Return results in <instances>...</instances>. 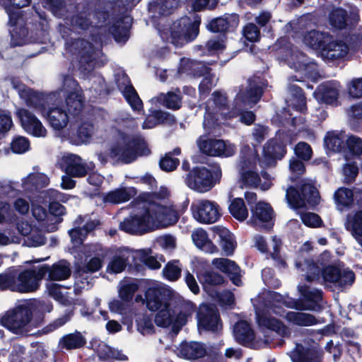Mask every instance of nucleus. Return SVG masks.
I'll use <instances>...</instances> for the list:
<instances>
[{"instance_id": "f8f14e48", "label": "nucleus", "mask_w": 362, "mask_h": 362, "mask_svg": "<svg viewBox=\"0 0 362 362\" xmlns=\"http://www.w3.org/2000/svg\"><path fill=\"white\" fill-rule=\"evenodd\" d=\"M173 293V290L163 283L159 281L149 283L145 293L146 307L153 312L161 308L169 307Z\"/></svg>"}, {"instance_id": "aec40b11", "label": "nucleus", "mask_w": 362, "mask_h": 362, "mask_svg": "<svg viewBox=\"0 0 362 362\" xmlns=\"http://www.w3.org/2000/svg\"><path fill=\"white\" fill-rule=\"evenodd\" d=\"M362 45V39L357 37L356 43L350 47L342 42L332 41L331 39L322 47L320 53L325 60H335L344 57L349 50H356Z\"/></svg>"}, {"instance_id": "ddd939ff", "label": "nucleus", "mask_w": 362, "mask_h": 362, "mask_svg": "<svg viewBox=\"0 0 362 362\" xmlns=\"http://www.w3.org/2000/svg\"><path fill=\"white\" fill-rule=\"evenodd\" d=\"M262 94V88L259 86L257 82L253 81L250 82L249 88L246 90L245 93H238L237 98L235 99V106L240 105V103L245 104L248 105H255L261 98ZM240 110L235 107V110H233L230 115L229 117H235L239 113ZM240 121L247 124H251L255 119V114L251 111H247L243 112H240Z\"/></svg>"}, {"instance_id": "4c0bfd02", "label": "nucleus", "mask_w": 362, "mask_h": 362, "mask_svg": "<svg viewBox=\"0 0 362 362\" xmlns=\"http://www.w3.org/2000/svg\"><path fill=\"white\" fill-rule=\"evenodd\" d=\"M286 153L285 146L276 141H269L264 147L265 165H270L276 159H281Z\"/></svg>"}, {"instance_id": "a18cd8bd", "label": "nucleus", "mask_w": 362, "mask_h": 362, "mask_svg": "<svg viewBox=\"0 0 362 362\" xmlns=\"http://www.w3.org/2000/svg\"><path fill=\"white\" fill-rule=\"evenodd\" d=\"M48 294L56 300L64 305H69L73 302L72 298L69 296L68 289L65 287L54 284L49 283L47 286Z\"/></svg>"}, {"instance_id": "6ab92c4d", "label": "nucleus", "mask_w": 362, "mask_h": 362, "mask_svg": "<svg viewBox=\"0 0 362 362\" xmlns=\"http://www.w3.org/2000/svg\"><path fill=\"white\" fill-rule=\"evenodd\" d=\"M22 128L28 134L35 137H45L47 130L42 122L31 112L25 108H18L16 112Z\"/></svg>"}, {"instance_id": "cd10ccee", "label": "nucleus", "mask_w": 362, "mask_h": 362, "mask_svg": "<svg viewBox=\"0 0 362 362\" xmlns=\"http://www.w3.org/2000/svg\"><path fill=\"white\" fill-rule=\"evenodd\" d=\"M207 354L206 345L197 341L182 343L177 349V356L189 360L202 358Z\"/></svg>"}, {"instance_id": "7c9ffc66", "label": "nucleus", "mask_w": 362, "mask_h": 362, "mask_svg": "<svg viewBox=\"0 0 362 362\" xmlns=\"http://www.w3.org/2000/svg\"><path fill=\"white\" fill-rule=\"evenodd\" d=\"M322 351L315 349L305 348L300 344H296L291 352L293 362H320Z\"/></svg>"}, {"instance_id": "4be33fe9", "label": "nucleus", "mask_w": 362, "mask_h": 362, "mask_svg": "<svg viewBox=\"0 0 362 362\" xmlns=\"http://www.w3.org/2000/svg\"><path fill=\"white\" fill-rule=\"evenodd\" d=\"M213 103L216 106L215 112L209 111V105H207L206 112L204 115V127L206 130H211L216 124L221 122L218 115H220L223 119L227 117L225 110V105L226 103V98L224 95L216 92L213 94Z\"/></svg>"}, {"instance_id": "13d9d810", "label": "nucleus", "mask_w": 362, "mask_h": 362, "mask_svg": "<svg viewBox=\"0 0 362 362\" xmlns=\"http://www.w3.org/2000/svg\"><path fill=\"white\" fill-rule=\"evenodd\" d=\"M290 91L292 96L288 103L297 110L303 112L305 109V99L302 90L296 86H291Z\"/></svg>"}, {"instance_id": "58836bf2", "label": "nucleus", "mask_w": 362, "mask_h": 362, "mask_svg": "<svg viewBox=\"0 0 362 362\" xmlns=\"http://www.w3.org/2000/svg\"><path fill=\"white\" fill-rule=\"evenodd\" d=\"M175 118L170 113L163 111L154 110L146 117L142 124L144 129L154 128L159 124H173Z\"/></svg>"}, {"instance_id": "7ed1b4c3", "label": "nucleus", "mask_w": 362, "mask_h": 362, "mask_svg": "<svg viewBox=\"0 0 362 362\" xmlns=\"http://www.w3.org/2000/svg\"><path fill=\"white\" fill-rule=\"evenodd\" d=\"M169 197L168 189L163 187L143 194L138 207L120 223L119 228L130 234L142 235L174 226L179 220V214Z\"/></svg>"}, {"instance_id": "473e14b6", "label": "nucleus", "mask_w": 362, "mask_h": 362, "mask_svg": "<svg viewBox=\"0 0 362 362\" xmlns=\"http://www.w3.org/2000/svg\"><path fill=\"white\" fill-rule=\"evenodd\" d=\"M213 231L218 236L219 244L225 255H233L236 247V242L233 235L227 228L222 226L214 227Z\"/></svg>"}, {"instance_id": "423d86ee", "label": "nucleus", "mask_w": 362, "mask_h": 362, "mask_svg": "<svg viewBox=\"0 0 362 362\" xmlns=\"http://www.w3.org/2000/svg\"><path fill=\"white\" fill-rule=\"evenodd\" d=\"M195 310V305L190 301L178 298L177 304L173 310L169 307L158 309L155 322L159 327H170L172 332L177 334L186 325L189 317Z\"/></svg>"}, {"instance_id": "ea45409f", "label": "nucleus", "mask_w": 362, "mask_h": 362, "mask_svg": "<svg viewBox=\"0 0 362 362\" xmlns=\"http://www.w3.org/2000/svg\"><path fill=\"white\" fill-rule=\"evenodd\" d=\"M238 23V17L232 14L211 21L208 25V28L214 33L225 32L230 28H236Z\"/></svg>"}, {"instance_id": "f3484780", "label": "nucleus", "mask_w": 362, "mask_h": 362, "mask_svg": "<svg viewBox=\"0 0 362 362\" xmlns=\"http://www.w3.org/2000/svg\"><path fill=\"white\" fill-rule=\"evenodd\" d=\"M299 24L305 30L302 31L303 43L313 49L320 51L325 44L331 39L328 33L317 30L315 24L307 23L305 18H300Z\"/></svg>"}, {"instance_id": "2eb2a0df", "label": "nucleus", "mask_w": 362, "mask_h": 362, "mask_svg": "<svg viewBox=\"0 0 362 362\" xmlns=\"http://www.w3.org/2000/svg\"><path fill=\"white\" fill-rule=\"evenodd\" d=\"M322 277L326 286L337 288L351 285L355 279L354 272L340 264L325 267L322 271Z\"/></svg>"}, {"instance_id": "c756f323", "label": "nucleus", "mask_w": 362, "mask_h": 362, "mask_svg": "<svg viewBox=\"0 0 362 362\" xmlns=\"http://www.w3.org/2000/svg\"><path fill=\"white\" fill-rule=\"evenodd\" d=\"M212 265L221 272L230 276L233 284L236 286L241 284L239 278L240 268L234 261L226 258H215L212 261Z\"/></svg>"}, {"instance_id": "9d476101", "label": "nucleus", "mask_w": 362, "mask_h": 362, "mask_svg": "<svg viewBox=\"0 0 362 362\" xmlns=\"http://www.w3.org/2000/svg\"><path fill=\"white\" fill-rule=\"evenodd\" d=\"M288 204L294 209L305 207L307 204L315 206L320 202V195L311 180H303L300 192L293 187L286 191Z\"/></svg>"}, {"instance_id": "3c124183", "label": "nucleus", "mask_w": 362, "mask_h": 362, "mask_svg": "<svg viewBox=\"0 0 362 362\" xmlns=\"http://www.w3.org/2000/svg\"><path fill=\"white\" fill-rule=\"evenodd\" d=\"M129 18H124L110 28V31L118 42H124L129 37Z\"/></svg>"}, {"instance_id": "39448f33", "label": "nucleus", "mask_w": 362, "mask_h": 362, "mask_svg": "<svg viewBox=\"0 0 362 362\" xmlns=\"http://www.w3.org/2000/svg\"><path fill=\"white\" fill-rule=\"evenodd\" d=\"M150 150L141 139L119 131L108 149L110 158L125 163L136 160L138 156L148 155Z\"/></svg>"}, {"instance_id": "412c9836", "label": "nucleus", "mask_w": 362, "mask_h": 362, "mask_svg": "<svg viewBox=\"0 0 362 362\" xmlns=\"http://www.w3.org/2000/svg\"><path fill=\"white\" fill-rule=\"evenodd\" d=\"M83 252L86 254L94 255V256L90 258L86 263L78 267L79 274L81 273L82 274L98 271L103 266L104 258L109 253L107 249L103 248L99 245L85 246Z\"/></svg>"}, {"instance_id": "6e6d98bb", "label": "nucleus", "mask_w": 362, "mask_h": 362, "mask_svg": "<svg viewBox=\"0 0 362 362\" xmlns=\"http://www.w3.org/2000/svg\"><path fill=\"white\" fill-rule=\"evenodd\" d=\"M296 267L301 271L308 281H312L319 279L320 269L318 267L310 260H305L303 262H296Z\"/></svg>"}, {"instance_id": "f03ea898", "label": "nucleus", "mask_w": 362, "mask_h": 362, "mask_svg": "<svg viewBox=\"0 0 362 362\" xmlns=\"http://www.w3.org/2000/svg\"><path fill=\"white\" fill-rule=\"evenodd\" d=\"M13 88L18 92L20 97L26 104L36 109L46 117L50 127L54 131H62L69 124V115L64 110L62 103L65 99V105L70 113L77 114L84 105L82 90L77 81L71 76H65L58 90L45 95L25 87L16 78L11 79Z\"/></svg>"}, {"instance_id": "4d7b16f0", "label": "nucleus", "mask_w": 362, "mask_h": 362, "mask_svg": "<svg viewBox=\"0 0 362 362\" xmlns=\"http://www.w3.org/2000/svg\"><path fill=\"white\" fill-rule=\"evenodd\" d=\"M85 343L84 338L78 332L67 334L59 341L61 346L66 349H78L83 346Z\"/></svg>"}, {"instance_id": "f257e3e1", "label": "nucleus", "mask_w": 362, "mask_h": 362, "mask_svg": "<svg viewBox=\"0 0 362 362\" xmlns=\"http://www.w3.org/2000/svg\"><path fill=\"white\" fill-rule=\"evenodd\" d=\"M298 290L305 302L283 296L273 291L263 294V302L256 303L255 300L253 303L255 307L257 322L261 331L255 334L246 321H240L236 323L233 330L236 340L246 346L259 347L267 344L272 340L270 335L272 331L283 337H290L291 329L280 320L272 317L270 313L283 315L281 305L299 310H317L318 302L322 298V293L318 289L308 286H298Z\"/></svg>"}, {"instance_id": "0eeeda50", "label": "nucleus", "mask_w": 362, "mask_h": 362, "mask_svg": "<svg viewBox=\"0 0 362 362\" xmlns=\"http://www.w3.org/2000/svg\"><path fill=\"white\" fill-rule=\"evenodd\" d=\"M33 313L30 303L24 301L0 317V324L18 334L30 331Z\"/></svg>"}, {"instance_id": "4468645a", "label": "nucleus", "mask_w": 362, "mask_h": 362, "mask_svg": "<svg viewBox=\"0 0 362 362\" xmlns=\"http://www.w3.org/2000/svg\"><path fill=\"white\" fill-rule=\"evenodd\" d=\"M47 271V267L41 266L20 272L15 278V285L12 286V291L29 293L36 291Z\"/></svg>"}, {"instance_id": "e2e57ef3", "label": "nucleus", "mask_w": 362, "mask_h": 362, "mask_svg": "<svg viewBox=\"0 0 362 362\" xmlns=\"http://www.w3.org/2000/svg\"><path fill=\"white\" fill-rule=\"evenodd\" d=\"M286 60L288 61L292 68L296 70L303 69L307 64L305 57L297 50L295 52L292 51L289 57L286 58Z\"/></svg>"}, {"instance_id": "864d4df0", "label": "nucleus", "mask_w": 362, "mask_h": 362, "mask_svg": "<svg viewBox=\"0 0 362 362\" xmlns=\"http://www.w3.org/2000/svg\"><path fill=\"white\" fill-rule=\"evenodd\" d=\"M97 223L94 221L87 223L83 228H74L69 230V235L73 244L75 246L80 245L87 234L93 230Z\"/></svg>"}, {"instance_id": "603ef678", "label": "nucleus", "mask_w": 362, "mask_h": 362, "mask_svg": "<svg viewBox=\"0 0 362 362\" xmlns=\"http://www.w3.org/2000/svg\"><path fill=\"white\" fill-rule=\"evenodd\" d=\"M228 210L230 214L240 221H245L248 216V210L244 201L240 198L233 199L228 206Z\"/></svg>"}, {"instance_id": "dca6fc26", "label": "nucleus", "mask_w": 362, "mask_h": 362, "mask_svg": "<svg viewBox=\"0 0 362 362\" xmlns=\"http://www.w3.org/2000/svg\"><path fill=\"white\" fill-rule=\"evenodd\" d=\"M197 143L202 153L211 156L229 157L236 151L233 144L221 139H208L205 136H200Z\"/></svg>"}, {"instance_id": "338daca9", "label": "nucleus", "mask_w": 362, "mask_h": 362, "mask_svg": "<svg viewBox=\"0 0 362 362\" xmlns=\"http://www.w3.org/2000/svg\"><path fill=\"white\" fill-rule=\"evenodd\" d=\"M204 285V289L208 291V286L218 285L223 281L221 275L214 272H206L202 277Z\"/></svg>"}, {"instance_id": "680f3d73", "label": "nucleus", "mask_w": 362, "mask_h": 362, "mask_svg": "<svg viewBox=\"0 0 362 362\" xmlns=\"http://www.w3.org/2000/svg\"><path fill=\"white\" fill-rule=\"evenodd\" d=\"M360 156L362 154V139L349 136L346 139V153Z\"/></svg>"}, {"instance_id": "72a5a7b5", "label": "nucleus", "mask_w": 362, "mask_h": 362, "mask_svg": "<svg viewBox=\"0 0 362 362\" xmlns=\"http://www.w3.org/2000/svg\"><path fill=\"white\" fill-rule=\"evenodd\" d=\"M49 177L41 173H30L22 179V187L25 192H32L47 186Z\"/></svg>"}, {"instance_id": "0e129e2a", "label": "nucleus", "mask_w": 362, "mask_h": 362, "mask_svg": "<svg viewBox=\"0 0 362 362\" xmlns=\"http://www.w3.org/2000/svg\"><path fill=\"white\" fill-rule=\"evenodd\" d=\"M137 329L142 334H147L153 332L154 325L152 320L146 315H139L136 318Z\"/></svg>"}, {"instance_id": "bb28decb", "label": "nucleus", "mask_w": 362, "mask_h": 362, "mask_svg": "<svg viewBox=\"0 0 362 362\" xmlns=\"http://www.w3.org/2000/svg\"><path fill=\"white\" fill-rule=\"evenodd\" d=\"M358 21L357 13H353L349 17L345 10L336 8L332 11L329 16V25L336 30H343L351 28Z\"/></svg>"}, {"instance_id": "e433bc0d", "label": "nucleus", "mask_w": 362, "mask_h": 362, "mask_svg": "<svg viewBox=\"0 0 362 362\" xmlns=\"http://www.w3.org/2000/svg\"><path fill=\"white\" fill-rule=\"evenodd\" d=\"M345 227L362 247V210L349 215Z\"/></svg>"}, {"instance_id": "393cba45", "label": "nucleus", "mask_w": 362, "mask_h": 362, "mask_svg": "<svg viewBox=\"0 0 362 362\" xmlns=\"http://www.w3.org/2000/svg\"><path fill=\"white\" fill-rule=\"evenodd\" d=\"M193 68V69H197L200 73V76H204V79L199 85V90L202 93L207 92L212 86L216 85V78L214 76L210 74L209 69L202 64L195 63L189 59H182L181 60V71H187V68Z\"/></svg>"}, {"instance_id": "a19ab883", "label": "nucleus", "mask_w": 362, "mask_h": 362, "mask_svg": "<svg viewBox=\"0 0 362 362\" xmlns=\"http://www.w3.org/2000/svg\"><path fill=\"white\" fill-rule=\"evenodd\" d=\"M252 221L255 224L263 223H269L273 218V210L270 205L264 202H259L252 209Z\"/></svg>"}, {"instance_id": "a878e982", "label": "nucleus", "mask_w": 362, "mask_h": 362, "mask_svg": "<svg viewBox=\"0 0 362 362\" xmlns=\"http://www.w3.org/2000/svg\"><path fill=\"white\" fill-rule=\"evenodd\" d=\"M119 89L122 93L127 103L134 110H139L142 108L143 105L134 87L131 85L127 76L122 74L117 81Z\"/></svg>"}, {"instance_id": "09e8293b", "label": "nucleus", "mask_w": 362, "mask_h": 362, "mask_svg": "<svg viewBox=\"0 0 362 362\" xmlns=\"http://www.w3.org/2000/svg\"><path fill=\"white\" fill-rule=\"evenodd\" d=\"M334 200L338 209L343 210L350 207L354 202V193L346 187L338 189L334 193Z\"/></svg>"}, {"instance_id": "c85d7f7f", "label": "nucleus", "mask_w": 362, "mask_h": 362, "mask_svg": "<svg viewBox=\"0 0 362 362\" xmlns=\"http://www.w3.org/2000/svg\"><path fill=\"white\" fill-rule=\"evenodd\" d=\"M102 133L93 124L85 122L81 123L77 129L74 141L76 144H88L95 139L102 137ZM68 139H71L69 135Z\"/></svg>"}, {"instance_id": "a211bd4d", "label": "nucleus", "mask_w": 362, "mask_h": 362, "mask_svg": "<svg viewBox=\"0 0 362 362\" xmlns=\"http://www.w3.org/2000/svg\"><path fill=\"white\" fill-rule=\"evenodd\" d=\"M193 217L202 223H212L221 216L218 205L209 200H199L191 207Z\"/></svg>"}, {"instance_id": "bf43d9fd", "label": "nucleus", "mask_w": 362, "mask_h": 362, "mask_svg": "<svg viewBox=\"0 0 362 362\" xmlns=\"http://www.w3.org/2000/svg\"><path fill=\"white\" fill-rule=\"evenodd\" d=\"M157 100L170 109L176 110L179 109L181 106L180 91L178 93L169 92L166 95L161 94Z\"/></svg>"}, {"instance_id": "9b49d317", "label": "nucleus", "mask_w": 362, "mask_h": 362, "mask_svg": "<svg viewBox=\"0 0 362 362\" xmlns=\"http://www.w3.org/2000/svg\"><path fill=\"white\" fill-rule=\"evenodd\" d=\"M69 52L78 62L79 69L86 74L92 71L96 64V59L100 51L93 48V45L84 40H76L69 47Z\"/></svg>"}, {"instance_id": "de8ad7c7", "label": "nucleus", "mask_w": 362, "mask_h": 362, "mask_svg": "<svg viewBox=\"0 0 362 362\" xmlns=\"http://www.w3.org/2000/svg\"><path fill=\"white\" fill-rule=\"evenodd\" d=\"M150 250L143 249L134 250L132 253V261L135 264H139V262H144L150 269H159L161 266L160 262L150 255Z\"/></svg>"}, {"instance_id": "20e7f679", "label": "nucleus", "mask_w": 362, "mask_h": 362, "mask_svg": "<svg viewBox=\"0 0 362 362\" xmlns=\"http://www.w3.org/2000/svg\"><path fill=\"white\" fill-rule=\"evenodd\" d=\"M240 175V182L243 186L259 187L262 190H267L272 186L270 176L266 173H262L259 177L257 172V151L249 146L242 147L240 155V160L238 165Z\"/></svg>"}, {"instance_id": "2f4dec72", "label": "nucleus", "mask_w": 362, "mask_h": 362, "mask_svg": "<svg viewBox=\"0 0 362 362\" xmlns=\"http://www.w3.org/2000/svg\"><path fill=\"white\" fill-rule=\"evenodd\" d=\"M134 250L124 249L117 252L107 266V272L111 274H119L127 267L129 258L132 259Z\"/></svg>"}, {"instance_id": "5fc2aeb1", "label": "nucleus", "mask_w": 362, "mask_h": 362, "mask_svg": "<svg viewBox=\"0 0 362 362\" xmlns=\"http://www.w3.org/2000/svg\"><path fill=\"white\" fill-rule=\"evenodd\" d=\"M98 355L103 360L114 358L119 361H126L127 356L122 351L113 349L107 344H103L98 346Z\"/></svg>"}, {"instance_id": "69168bd1", "label": "nucleus", "mask_w": 362, "mask_h": 362, "mask_svg": "<svg viewBox=\"0 0 362 362\" xmlns=\"http://www.w3.org/2000/svg\"><path fill=\"white\" fill-rule=\"evenodd\" d=\"M11 148L13 153H24L28 151L30 142L26 137L18 136L15 137L11 141Z\"/></svg>"}, {"instance_id": "f704fd0d", "label": "nucleus", "mask_w": 362, "mask_h": 362, "mask_svg": "<svg viewBox=\"0 0 362 362\" xmlns=\"http://www.w3.org/2000/svg\"><path fill=\"white\" fill-rule=\"evenodd\" d=\"M284 316L288 323L299 327L313 326L318 322L314 315L307 313L288 311Z\"/></svg>"}, {"instance_id": "c9c22d12", "label": "nucleus", "mask_w": 362, "mask_h": 362, "mask_svg": "<svg viewBox=\"0 0 362 362\" xmlns=\"http://www.w3.org/2000/svg\"><path fill=\"white\" fill-rule=\"evenodd\" d=\"M136 194L134 187H119L107 193L103 200L111 204H121L129 201Z\"/></svg>"}, {"instance_id": "c03bdc74", "label": "nucleus", "mask_w": 362, "mask_h": 362, "mask_svg": "<svg viewBox=\"0 0 362 362\" xmlns=\"http://www.w3.org/2000/svg\"><path fill=\"white\" fill-rule=\"evenodd\" d=\"M345 136L343 134H339L337 132H329L325 139V144L326 147L330 151L334 152H343L346 159H347V155H346V146L344 145Z\"/></svg>"}, {"instance_id": "37998d69", "label": "nucleus", "mask_w": 362, "mask_h": 362, "mask_svg": "<svg viewBox=\"0 0 362 362\" xmlns=\"http://www.w3.org/2000/svg\"><path fill=\"white\" fill-rule=\"evenodd\" d=\"M48 268L49 279L53 281H61L68 279L71 275V267L69 263L66 260H60L54 264L52 266L49 267L45 265Z\"/></svg>"}, {"instance_id": "774afa93", "label": "nucleus", "mask_w": 362, "mask_h": 362, "mask_svg": "<svg viewBox=\"0 0 362 362\" xmlns=\"http://www.w3.org/2000/svg\"><path fill=\"white\" fill-rule=\"evenodd\" d=\"M348 93L353 98L362 97V78H354L348 83Z\"/></svg>"}, {"instance_id": "b1692460", "label": "nucleus", "mask_w": 362, "mask_h": 362, "mask_svg": "<svg viewBox=\"0 0 362 362\" xmlns=\"http://www.w3.org/2000/svg\"><path fill=\"white\" fill-rule=\"evenodd\" d=\"M340 91L339 83L330 81L321 84L315 91L314 95L319 102L337 105L339 103Z\"/></svg>"}, {"instance_id": "49530a36", "label": "nucleus", "mask_w": 362, "mask_h": 362, "mask_svg": "<svg viewBox=\"0 0 362 362\" xmlns=\"http://www.w3.org/2000/svg\"><path fill=\"white\" fill-rule=\"evenodd\" d=\"M70 162L66 166V173L74 177L84 176L88 170L93 168V164L86 166L81 158L76 155H71L69 158Z\"/></svg>"}, {"instance_id": "5701e85b", "label": "nucleus", "mask_w": 362, "mask_h": 362, "mask_svg": "<svg viewBox=\"0 0 362 362\" xmlns=\"http://www.w3.org/2000/svg\"><path fill=\"white\" fill-rule=\"evenodd\" d=\"M197 321L199 329L214 332L221 327L217 310L206 304L200 305L197 313Z\"/></svg>"}, {"instance_id": "79ce46f5", "label": "nucleus", "mask_w": 362, "mask_h": 362, "mask_svg": "<svg viewBox=\"0 0 362 362\" xmlns=\"http://www.w3.org/2000/svg\"><path fill=\"white\" fill-rule=\"evenodd\" d=\"M194 244L202 251L213 254L218 250L216 246L209 240L206 232L201 228L194 230L192 233Z\"/></svg>"}, {"instance_id": "1a4fd4ad", "label": "nucleus", "mask_w": 362, "mask_h": 362, "mask_svg": "<svg viewBox=\"0 0 362 362\" xmlns=\"http://www.w3.org/2000/svg\"><path fill=\"white\" fill-rule=\"evenodd\" d=\"M222 173L218 165L211 166L209 170L204 167L194 168L187 175L185 182L192 189L199 192L210 190L221 180Z\"/></svg>"}, {"instance_id": "052dcab7", "label": "nucleus", "mask_w": 362, "mask_h": 362, "mask_svg": "<svg viewBox=\"0 0 362 362\" xmlns=\"http://www.w3.org/2000/svg\"><path fill=\"white\" fill-rule=\"evenodd\" d=\"M182 268L178 261L168 262L163 269V276L171 281L177 280L181 274Z\"/></svg>"}, {"instance_id": "8fccbe9b", "label": "nucleus", "mask_w": 362, "mask_h": 362, "mask_svg": "<svg viewBox=\"0 0 362 362\" xmlns=\"http://www.w3.org/2000/svg\"><path fill=\"white\" fill-rule=\"evenodd\" d=\"M138 288V284L134 281H122L118 286L119 297L124 302L129 303L132 301L133 296Z\"/></svg>"}, {"instance_id": "6e6552de", "label": "nucleus", "mask_w": 362, "mask_h": 362, "mask_svg": "<svg viewBox=\"0 0 362 362\" xmlns=\"http://www.w3.org/2000/svg\"><path fill=\"white\" fill-rule=\"evenodd\" d=\"M200 23L201 18L196 14L181 18L173 23L168 40L177 47L194 40L199 34Z\"/></svg>"}]
</instances>
